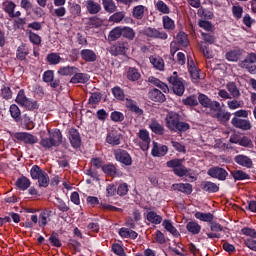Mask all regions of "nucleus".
Segmentation results:
<instances>
[{
    "label": "nucleus",
    "instance_id": "34",
    "mask_svg": "<svg viewBox=\"0 0 256 256\" xmlns=\"http://www.w3.org/2000/svg\"><path fill=\"white\" fill-rule=\"evenodd\" d=\"M85 25L88 29H99L103 25V20L97 16H92L86 19Z\"/></svg>",
    "mask_w": 256,
    "mask_h": 256
},
{
    "label": "nucleus",
    "instance_id": "39",
    "mask_svg": "<svg viewBox=\"0 0 256 256\" xmlns=\"http://www.w3.org/2000/svg\"><path fill=\"white\" fill-rule=\"evenodd\" d=\"M175 39L176 43L181 47H189V36L187 33L180 31L177 33Z\"/></svg>",
    "mask_w": 256,
    "mask_h": 256
},
{
    "label": "nucleus",
    "instance_id": "41",
    "mask_svg": "<svg viewBox=\"0 0 256 256\" xmlns=\"http://www.w3.org/2000/svg\"><path fill=\"white\" fill-rule=\"evenodd\" d=\"M186 230L191 235H199L201 233V225L196 221H190L186 224Z\"/></svg>",
    "mask_w": 256,
    "mask_h": 256
},
{
    "label": "nucleus",
    "instance_id": "61",
    "mask_svg": "<svg viewBox=\"0 0 256 256\" xmlns=\"http://www.w3.org/2000/svg\"><path fill=\"white\" fill-rule=\"evenodd\" d=\"M120 37H122L121 26L115 27L108 34L109 41H117V39H119Z\"/></svg>",
    "mask_w": 256,
    "mask_h": 256
},
{
    "label": "nucleus",
    "instance_id": "1",
    "mask_svg": "<svg viewBox=\"0 0 256 256\" xmlns=\"http://www.w3.org/2000/svg\"><path fill=\"white\" fill-rule=\"evenodd\" d=\"M49 137L42 138L40 140V145L44 147V149H51V147H59L63 143V134L61 130L55 128L54 130L48 131Z\"/></svg>",
    "mask_w": 256,
    "mask_h": 256
},
{
    "label": "nucleus",
    "instance_id": "2",
    "mask_svg": "<svg viewBox=\"0 0 256 256\" xmlns=\"http://www.w3.org/2000/svg\"><path fill=\"white\" fill-rule=\"evenodd\" d=\"M15 101L20 107L26 109V111H37L39 109V102L28 98L27 95H25L24 89L19 90Z\"/></svg>",
    "mask_w": 256,
    "mask_h": 256
},
{
    "label": "nucleus",
    "instance_id": "31",
    "mask_svg": "<svg viewBox=\"0 0 256 256\" xmlns=\"http://www.w3.org/2000/svg\"><path fill=\"white\" fill-rule=\"evenodd\" d=\"M86 9L90 15H97V13H101V4L94 0H87Z\"/></svg>",
    "mask_w": 256,
    "mask_h": 256
},
{
    "label": "nucleus",
    "instance_id": "25",
    "mask_svg": "<svg viewBox=\"0 0 256 256\" xmlns=\"http://www.w3.org/2000/svg\"><path fill=\"white\" fill-rule=\"evenodd\" d=\"M89 81V74L87 73H81V72H76L74 75L71 77L69 83H72L73 85H77L79 83L85 85Z\"/></svg>",
    "mask_w": 256,
    "mask_h": 256
},
{
    "label": "nucleus",
    "instance_id": "17",
    "mask_svg": "<svg viewBox=\"0 0 256 256\" xmlns=\"http://www.w3.org/2000/svg\"><path fill=\"white\" fill-rule=\"evenodd\" d=\"M148 98L151 101H154V103H165V101H167L165 94H163V92H161V90H159L157 88H153V89L149 90Z\"/></svg>",
    "mask_w": 256,
    "mask_h": 256
},
{
    "label": "nucleus",
    "instance_id": "37",
    "mask_svg": "<svg viewBox=\"0 0 256 256\" xmlns=\"http://www.w3.org/2000/svg\"><path fill=\"white\" fill-rule=\"evenodd\" d=\"M146 219L147 221H149V223H152V225H161V223L163 222V217H161V215H158L155 211L148 212L146 215Z\"/></svg>",
    "mask_w": 256,
    "mask_h": 256
},
{
    "label": "nucleus",
    "instance_id": "36",
    "mask_svg": "<svg viewBox=\"0 0 256 256\" xmlns=\"http://www.w3.org/2000/svg\"><path fill=\"white\" fill-rule=\"evenodd\" d=\"M9 113L12 119H14L15 123H21V121H23L21 118V109H19V106L16 104L10 105Z\"/></svg>",
    "mask_w": 256,
    "mask_h": 256
},
{
    "label": "nucleus",
    "instance_id": "28",
    "mask_svg": "<svg viewBox=\"0 0 256 256\" xmlns=\"http://www.w3.org/2000/svg\"><path fill=\"white\" fill-rule=\"evenodd\" d=\"M126 108L128 111H130V113H135V115H143V109L137 105V101L131 98H126Z\"/></svg>",
    "mask_w": 256,
    "mask_h": 256
},
{
    "label": "nucleus",
    "instance_id": "50",
    "mask_svg": "<svg viewBox=\"0 0 256 256\" xmlns=\"http://www.w3.org/2000/svg\"><path fill=\"white\" fill-rule=\"evenodd\" d=\"M3 10L7 13L8 17L13 16V12L15 11V7H17V4H15L11 0H6L2 4Z\"/></svg>",
    "mask_w": 256,
    "mask_h": 256
},
{
    "label": "nucleus",
    "instance_id": "16",
    "mask_svg": "<svg viewBox=\"0 0 256 256\" xmlns=\"http://www.w3.org/2000/svg\"><path fill=\"white\" fill-rule=\"evenodd\" d=\"M165 121L167 129H169V131H173L181 121V116H179L177 112L171 111L166 115Z\"/></svg>",
    "mask_w": 256,
    "mask_h": 256
},
{
    "label": "nucleus",
    "instance_id": "10",
    "mask_svg": "<svg viewBox=\"0 0 256 256\" xmlns=\"http://www.w3.org/2000/svg\"><path fill=\"white\" fill-rule=\"evenodd\" d=\"M210 225V233H206L208 239H221V231L224 233H227L229 231V228L223 227L221 224H219L217 221H211Z\"/></svg>",
    "mask_w": 256,
    "mask_h": 256
},
{
    "label": "nucleus",
    "instance_id": "44",
    "mask_svg": "<svg viewBox=\"0 0 256 256\" xmlns=\"http://www.w3.org/2000/svg\"><path fill=\"white\" fill-rule=\"evenodd\" d=\"M121 34L124 39H128V41H133L135 39V30L133 28L128 27V26H121Z\"/></svg>",
    "mask_w": 256,
    "mask_h": 256
},
{
    "label": "nucleus",
    "instance_id": "12",
    "mask_svg": "<svg viewBox=\"0 0 256 256\" xmlns=\"http://www.w3.org/2000/svg\"><path fill=\"white\" fill-rule=\"evenodd\" d=\"M14 137L17 141H22L26 145H35V143H39V138L29 132H16Z\"/></svg>",
    "mask_w": 256,
    "mask_h": 256
},
{
    "label": "nucleus",
    "instance_id": "51",
    "mask_svg": "<svg viewBox=\"0 0 256 256\" xmlns=\"http://www.w3.org/2000/svg\"><path fill=\"white\" fill-rule=\"evenodd\" d=\"M155 8L157 11H159V13H162L163 15H169V13H171V8H169V6L163 2V0H158L155 3Z\"/></svg>",
    "mask_w": 256,
    "mask_h": 256
},
{
    "label": "nucleus",
    "instance_id": "43",
    "mask_svg": "<svg viewBox=\"0 0 256 256\" xmlns=\"http://www.w3.org/2000/svg\"><path fill=\"white\" fill-rule=\"evenodd\" d=\"M111 93L113 97L117 99V101H126L127 98H125V90L121 88V86H114L111 88Z\"/></svg>",
    "mask_w": 256,
    "mask_h": 256
},
{
    "label": "nucleus",
    "instance_id": "15",
    "mask_svg": "<svg viewBox=\"0 0 256 256\" xmlns=\"http://www.w3.org/2000/svg\"><path fill=\"white\" fill-rule=\"evenodd\" d=\"M231 125H233L235 129H240L241 131H251V129H253V124H251L249 119L232 118Z\"/></svg>",
    "mask_w": 256,
    "mask_h": 256
},
{
    "label": "nucleus",
    "instance_id": "56",
    "mask_svg": "<svg viewBox=\"0 0 256 256\" xmlns=\"http://www.w3.org/2000/svg\"><path fill=\"white\" fill-rule=\"evenodd\" d=\"M69 13L73 19L81 17V6L77 3H69Z\"/></svg>",
    "mask_w": 256,
    "mask_h": 256
},
{
    "label": "nucleus",
    "instance_id": "58",
    "mask_svg": "<svg viewBox=\"0 0 256 256\" xmlns=\"http://www.w3.org/2000/svg\"><path fill=\"white\" fill-rule=\"evenodd\" d=\"M46 61L50 65H59L61 63V56L55 52L47 55Z\"/></svg>",
    "mask_w": 256,
    "mask_h": 256
},
{
    "label": "nucleus",
    "instance_id": "57",
    "mask_svg": "<svg viewBox=\"0 0 256 256\" xmlns=\"http://www.w3.org/2000/svg\"><path fill=\"white\" fill-rule=\"evenodd\" d=\"M182 103L186 107H197V105H199V100H198L197 96L191 95V96H188V97L182 99Z\"/></svg>",
    "mask_w": 256,
    "mask_h": 256
},
{
    "label": "nucleus",
    "instance_id": "46",
    "mask_svg": "<svg viewBox=\"0 0 256 256\" xmlns=\"http://www.w3.org/2000/svg\"><path fill=\"white\" fill-rule=\"evenodd\" d=\"M227 107L230 109V111H235L236 109H242V107H245V102L243 100H237V98H234L233 100L227 101Z\"/></svg>",
    "mask_w": 256,
    "mask_h": 256
},
{
    "label": "nucleus",
    "instance_id": "47",
    "mask_svg": "<svg viewBox=\"0 0 256 256\" xmlns=\"http://www.w3.org/2000/svg\"><path fill=\"white\" fill-rule=\"evenodd\" d=\"M27 55H29V50L27 49V46L22 43L16 50V57L19 61H25Z\"/></svg>",
    "mask_w": 256,
    "mask_h": 256
},
{
    "label": "nucleus",
    "instance_id": "59",
    "mask_svg": "<svg viewBox=\"0 0 256 256\" xmlns=\"http://www.w3.org/2000/svg\"><path fill=\"white\" fill-rule=\"evenodd\" d=\"M26 33L29 37L30 43H33V45H41V36L39 34L27 29Z\"/></svg>",
    "mask_w": 256,
    "mask_h": 256
},
{
    "label": "nucleus",
    "instance_id": "52",
    "mask_svg": "<svg viewBox=\"0 0 256 256\" xmlns=\"http://www.w3.org/2000/svg\"><path fill=\"white\" fill-rule=\"evenodd\" d=\"M231 175L235 181H245L246 179H251V176L242 170H233L231 171Z\"/></svg>",
    "mask_w": 256,
    "mask_h": 256
},
{
    "label": "nucleus",
    "instance_id": "22",
    "mask_svg": "<svg viewBox=\"0 0 256 256\" xmlns=\"http://www.w3.org/2000/svg\"><path fill=\"white\" fill-rule=\"evenodd\" d=\"M80 56L85 63H95V61H97V53L92 49H82L80 51Z\"/></svg>",
    "mask_w": 256,
    "mask_h": 256
},
{
    "label": "nucleus",
    "instance_id": "32",
    "mask_svg": "<svg viewBox=\"0 0 256 256\" xmlns=\"http://www.w3.org/2000/svg\"><path fill=\"white\" fill-rule=\"evenodd\" d=\"M153 148H152V151H151V155L153 157H165V154L168 153L169 151V148L165 145H162V146H157V143L156 142H153Z\"/></svg>",
    "mask_w": 256,
    "mask_h": 256
},
{
    "label": "nucleus",
    "instance_id": "4",
    "mask_svg": "<svg viewBox=\"0 0 256 256\" xmlns=\"http://www.w3.org/2000/svg\"><path fill=\"white\" fill-rule=\"evenodd\" d=\"M256 53H248L244 60L239 62V67L246 69L251 75H256Z\"/></svg>",
    "mask_w": 256,
    "mask_h": 256
},
{
    "label": "nucleus",
    "instance_id": "19",
    "mask_svg": "<svg viewBox=\"0 0 256 256\" xmlns=\"http://www.w3.org/2000/svg\"><path fill=\"white\" fill-rule=\"evenodd\" d=\"M121 137L119 132L111 131L107 133L105 142L112 147H117V145H121Z\"/></svg>",
    "mask_w": 256,
    "mask_h": 256
},
{
    "label": "nucleus",
    "instance_id": "5",
    "mask_svg": "<svg viewBox=\"0 0 256 256\" xmlns=\"http://www.w3.org/2000/svg\"><path fill=\"white\" fill-rule=\"evenodd\" d=\"M143 35L149 39H160V41H167L169 37L167 32L153 27L144 28Z\"/></svg>",
    "mask_w": 256,
    "mask_h": 256
},
{
    "label": "nucleus",
    "instance_id": "49",
    "mask_svg": "<svg viewBox=\"0 0 256 256\" xmlns=\"http://www.w3.org/2000/svg\"><path fill=\"white\" fill-rule=\"evenodd\" d=\"M191 129V125L187 122L179 121L172 130L173 133H187Z\"/></svg>",
    "mask_w": 256,
    "mask_h": 256
},
{
    "label": "nucleus",
    "instance_id": "29",
    "mask_svg": "<svg viewBox=\"0 0 256 256\" xmlns=\"http://www.w3.org/2000/svg\"><path fill=\"white\" fill-rule=\"evenodd\" d=\"M78 71H79V68L75 66H62L58 69L57 73L61 77H71L75 75V73H78Z\"/></svg>",
    "mask_w": 256,
    "mask_h": 256
},
{
    "label": "nucleus",
    "instance_id": "53",
    "mask_svg": "<svg viewBox=\"0 0 256 256\" xmlns=\"http://www.w3.org/2000/svg\"><path fill=\"white\" fill-rule=\"evenodd\" d=\"M162 25L166 31H174L175 30V21L171 19L169 16L162 17Z\"/></svg>",
    "mask_w": 256,
    "mask_h": 256
},
{
    "label": "nucleus",
    "instance_id": "33",
    "mask_svg": "<svg viewBox=\"0 0 256 256\" xmlns=\"http://www.w3.org/2000/svg\"><path fill=\"white\" fill-rule=\"evenodd\" d=\"M51 213H53V211L49 209H45L40 213L38 225L41 229H45V227H47V223L49 222L48 219L51 217Z\"/></svg>",
    "mask_w": 256,
    "mask_h": 256
},
{
    "label": "nucleus",
    "instance_id": "6",
    "mask_svg": "<svg viewBox=\"0 0 256 256\" xmlns=\"http://www.w3.org/2000/svg\"><path fill=\"white\" fill-rule=\"evenodd\" d=\"M113 155L115 159L118 161V163H121L122 165H126V167L133 165V158H131V154H129L127 150L118 148L114 150Z\"/></svg>",
    "mask_w": 256,
    "mask_h": 256
},
{
    "label": "nucleus",
    "instance_id": "40",
    "mask_svg": "<svg viewBox=\"0 0 256 256\" xmlns=\"http://www.w3.org/2000/svg\"><path fill=\"white\" fill-rule=\"evenodd\" d=\"M149 128L151 129L152 133H155V135H164L165 134V128L163 125L158 123L157 120H151L149 124Z\"/></svg>",
    "mask_w": 256,
    "mask_h": 256
},
{
    "label": "nucleus",
    "instance_id": "63",
    "mask_svg": "<svg viewBox=\"0 0 256 256\" xmlns=\"http://www.w3.org/2000/svg\"><path fill=\"white\" fill-rule=\"evenodd\" d=\"M36 181H38L39 187H49V174L45 171L42 172Z\"/></svg>",
    "mask_w": 256,
    "mask_h": 256
},
{
    "label": "nucleus",
    "instance_id": "14",
    "mask_svg": "<svg viewBox=\"0 0 256 256\" xmlns=\"http://www.w3.org/2000/svg\"><path fill=\"white\" fill-rule=\"evenodd\" d=\"M68 139L73 149L81 148V134L76 128H70L68 132Z\"/></svg>",
    "mask_w": 256,
    "mask_h": 256
},
{
    "label": "nucleus",
    "instance_id": "62",
    "mask_svg": "<svg viewBox=\"0 0 256 256\" xmlns=\"http://www.w3.org/2000/svg\"><path fill=\"white\" fill-rule=\"evenodd\" d=\"M54 205L57 209H59L62 213H67L69 209H71L65 201L61 198H56V201L54 202Z\"/></svg>",
    "mask_w": 256,
    "mask_h": 256
},
{
    "label": "nucleus",
    "instance_id": "3",
    "mask_svg": "<svg viewBox=\"0 0 256 256\" xmlns=\"http://www.w3.org/2000/svg\"><path fill=\"white\" fill-rule=\"evenodd\" d=\"M169 85L172 87V91L178 97H183L185 93V80L179 77L177 71H174L170 77L167 78Z\"/></svg>",
    "mask_w": 256,
    "mask_h": 256
},
{
    "label": "nucleus",
    "instance_id": "8",
    "mask_svg": "<svg viewBox=\"0 0 256 256\" xmlns=\"http://www.w3.org/2000/svg\"><path fill=\"white\" fill-rule=\"evenodd\" d=\"M86 203L90 205V207H95V205H100V208L103 209V211H123L122 208L115 207L111 204H105V203H99V198L96 196H88L86 198Z\"/></svg>",
    "mask_w": 256,
    "mask_h": 256
},
{
    "label": "nucleus",
    "instance_id": "13",
    "mask_svg": "<svg viewBox=\"0 0 256 256\" xmlns=\"http://www.w3.org/2000/svg\"><path fill=\"white\" fill-rule=\"evenodd\" d=\"M125 77L127 79V81H129L130 83H137V85H141V72L139 71V69L137 67H131L129 66L126 69V74Z\"/></svg>",
    "mask_w": 256,
    "mask_h": 256
},
{
    "label": "nucleus",
    "instance_id": "11",
    "mask_svg": "<svg viewBox=\"0 0 256 256\" xmlns=\"http://www.w3.org/2000/svg\"><path fill=\"white\" fill-rule=\"evenodd\" d=\"M198 103L205 109H210V111L219 109V101L211 100V98L205 94L198 95Z\"/></svg>",
    "mask_w": 256,
    "mask_h": 256
},
{
    "label": "nucleus",
    "instance_id": "60",
    "mask_svg": "<svg viewBox=\"0 0 256 256\" xmlns=\"http://www.w3.org/2000/svg\"><path fill=\"white\" fill-rule=\"evenodd\" d=\"M237 145H240V147H248L249 149H253V141L250 140L249 137L243 136L242 138H239L236 142Z\"/></svg>",
    "mask_w": 256,
    "mask_h": 256
},
{
    "label": "nucleus",
    "instance_id": "64",
    "mask_svg": "<svg viewBox=\"0 0 256 256\" xmlns=\"http://www.w3.org/2000/svg\"><path fill=\"white\" fill-rule=\"evenodd\" d=\"M125 19V12L124 11H121V12H116L114 14H112L110 17H109V22L110 23H121L122 20Z\"/></svg>",
    "mask_w": 256,
    "mask_h": 256
},
{
    "label": "nucleus",
    "instance_id": "27",
    "mask_svg": "<svg viewBox=\"0 0 256 256\" xmlns=\"http://www.w3.org/2000/svg\"><path fill=\"white\" fill-rule=\"evenodd\" d=\"M243 55H245V50L234 49L226 53V59L227 61H232L233 63H237V61H239V59H241Z\"/></svg>",
    "mask_w": 256,
    "mask_h": 256
},
{
    "label": "nucleus",
    "instance_id": "35",
    "mask_svg": "<svg viewBox=\"0 0 256 256\" xmlns=\"http://www.w3.org/2000/svg\"><path fill=\"white\" fill-rule=\"evenodd\" d=\"M162 226L164 227V229H166V231H168V233H171V235H173V237H175L176 239L181 237V233H179V230H177V228L173 226L171 220H164Z\"/></svg>",
    "mask_w": 256,
    "mask_h": 256
},
{
    "label": "nucleus",
    "instance_id": "38",
    "mask_svg": "<svg viewBox=\"0 0 256 256\" xmlns=\"http://www.w3.org/2000/svg\"><path fill=\"white\" fill-rule=\"evenodd\" d=\"M15 185L21 191H27V189L31 187V180L25 176H22L16 180Z\"/></svg>",
    "mask_w": 256,
    "mask_h": 256
},
{
    "label": "nucleus",
    "instance_id": "48",
    "mask_svg": "<svg viewBox=\"0 0 256 256\" xmlns=\"http://www.w3.org/2000/svg\"><path fill=\"white\" fill-rule=\"evenodd\" d=\"M132 17H134V19H137L138 21H141V19L145 17V6H135L132 10Z\"/></svg>",
    "mask_w": 256,
    "mask_h": 256
},
{
    "label": "nucleus",
    "instance_id": "45",
    "mask_svg": "<svg viewBox=\"0 0 256 256\" xmlns=\"http://www.w3.org/2000/svg\"><path fill=\"white\" fill-rule=\"evenodd\" d=\"M195 219H199V221H203L204 223H210L215 219V216L211 213H203V212H196L194 214Z\"/></svg>",
    "mask_w": 256,
    "mask_h": 256
},
{
    "label": "nucleus",
    "instance_id": "18",
    "mask_svg": "<svg viewBox=\"0 0 256 256\" xmlns=\"http://www.w3.org/2000/svg\"><path fill=\"white\" fill-rule=\"evenodd\" d=\"M138 137L142 141V143L140 144L142 151H149V145L151 143V137H149V131L145 129H140L138 132Z\"/></svg>",
    "mask_w": 256,
    "mask_h": 256
},
{
    "label": "nucleus",
    "instance_id": "23",
    "mask_svg": "<svg viewBox=\"0 0 256 256\" xmlns=\"http://www.w3.org/2000/svg\"><path fill=\"white\" fill-rule=\"evenodd\" d=\"M212 112L216 113L215 117L220 121V123H227L229 119H231V112H227L221 108V103H219V107Z\"/></svg>",
    "mask_w": 256,
    "mask_h": 256
},
{
    "label": "nucleus",
    "instance_id": "26",
    "mask_svg": "<svg viewBox=\"0 0 256 256\" xmlns=\"http://www.w3.org/2000/svg\"><path fill=\"white\" fill-rule=\"evenodd\" d=\"M200 187L205 193H219V184L215 182L202 181Z\"/></svg>",
    "mask_w": 256,
    "mask_h": 256
},
{
    "label": "nucleus",
    "instance_id": "9",
    "mask_svg": "<svg viewBox=\"0 0 256 256\" xmlns=\"http://www.w3.org/2000/svg\"><path fill=\"white\" fill-rule=\"evenodd\" d=\"M207 175L212 177V179H217L218 181H226L229 177V172L220 166H213L208 169Z\"/></svg>",
    "mask_w": 256,
    "mask_h": 256
},
{
    "label": "nucleus",
    "instance_id": "21",
    "mask_svg": "<svg viewBox=\"0 0 256 256\" xmlns=\"http://www.w3.org/2000/svg\"><path fill=\"white\" fill-rule=\"evenodd\" d=\"M102 171L108 177H120L121 172L113 163H108L102 166Z\"/></svg>",
    "mask_w": 256,
    "mask_h": 256
},
{
    "label": "nucleus",
    "instance_id": "7",
    "mask_svg": "<svg viewBox=\"0 0 256 256\" xmlns=\"http://www.w3.org/2000/svg\"><path fill=\"white\" fill-rule=\"evenodd\" d=\"M127 51H129V42L127 41H117L114 45L110 48V55L114 57H119V55H127Z\"/></svg>",
    "mask_w": 256,
    "mask_h": 256
},
{
    "label": "nucleus",
    "instance_id": "54",
    "mask_svg": "<svg viewBox=\"0 0 256 256\" xmlns=\"http://www.w3.org/2000/svg\"><path fill=\"white\" fill-rule=\"evenodd\" d=\"M102 5L106 13H115L117 11V5L113 0H102Z\"/></svg>",
    "mask_w": 256,
    "mask_h": 256
},
{
    "label": "nucleus",
    "instance_id": "55",
    "mask_svg": "<svg viewBox=\"0 0 256 256\" xmlns=\"http://www.w3.org/2000/svg\"><path fill=\"white\" fill-rule=\"evenodd\" d=\"M150 63L153 65L155 69H158V71H163L165 69V62L163 61V58L161 57H150Z\"/></svg>",
    "mask_w": 256,
    "mask_h": 256
},
{
    "label": "nucleus",
    "instance_id": "20",
    "mask_svg": "<svg viewBox=\"0 0 256 256\" xmlns=\"http://www.w3.org/2000/svg\"><path fill=\"white\" fill-rule=\"evenodd\" d=\"M172 190L184 193V195H191L193 193V185L190 183H175L172 184Z\"/></svg>",
    "mask_w": 256,
    "mask_h": 256
},
{
    "label": "nucleus",
    "instance_id": "30",
    "mask_svg": "<svg viewBox=\"0 0 256 256\" xmlns=\"http://www.w3.org/2000/svg\"><path fill=\"white\" fill-rule=\"evenodd\" d=\"M188 71L190 73V77L193 81H199L201 79V75H199V68L195 66V62H193V59L188 60Z\"/></svg>",
    "mask_w": 256,
    "mask_h": 256
},
{
    "label": "nucleus",
    "instance_id": "42",
    "mask_svg": "<svg viewBox=\"0 0 256 256\" xmlns=\"http://www.w3.org/2000/svg\"><path fill=\"white\" fill-rule=\"evenodd\" d=\"M226 89L230 93V97H233V99H239L241 97V92L239 91V88H237V84L235 82H229L226 85Z\"/></svg>",
    "mask_w": 256,
    "mask_h": 256
},
{
    "label": "nucleus",
    "instance_id": "24",
    "mask_svg": "<svg viewBox=\"0 0 256 256\" xmlns=\"http://www.w3.org/2000/svg\"><path fill=\"white\" fill-rule=\"evenodd\" d=\"M234 161L237 163V165L246 167V169H251V167H253V160H251L249 156H245L243 154L236 155L234 157Z\"/></svg>",
    "mask_w": 256,
    "mask_h": 256
}]
</instances>
